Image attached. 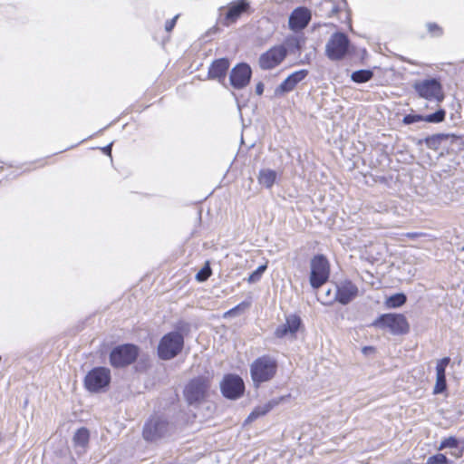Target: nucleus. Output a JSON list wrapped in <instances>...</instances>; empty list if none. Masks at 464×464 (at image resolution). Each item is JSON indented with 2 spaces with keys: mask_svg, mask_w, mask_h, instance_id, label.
I'll list each match as a JSON object with an SVG mask.
<instances>
[{
  "mask_svg": "<svg viewBox=\"0 0 464 464\" xmlns=\"http://www.w3.org/2000/svg\"><path fill=\"white\" fill-rule=\"evenodd\" d=\"M211 388L209 376H198L191 379L183 390V395L187 403L198 407L207 401Z\"/></svg>",
  "mask_w": 464,
  "mask_h": 464,
  "instance_id": "nucleus-1",
  "label": "nucleus"
},
{
  "mask_svg": "<svg viewBox=\"0 0 464 464\" xmlns=\"http://www.w3.org/2000/svg\"><path fill=\"white\" fill-rule=\"evenodd\" d=\"M276 372L277 362L270 355H262L250 364V375L255 387L271 381Z\"/></svg>",
  "mask_w": 464,
  "mask_h": 464,
  "instance_id": "nucleus-2",
  "label": "nucleus"
},
{
  "mask_svg": "<svg viewBox=\"0 0 464 464\" xmlns=\"http://www.w3.org/2000/svg\"><path fill=\"white\" fill-rule=\"evenodd\" d=\"M183 345L182 334L179 332H170L160 339L158 345V355L161 360H170L181 352Z\"/></svg>",
  "mask_w": 464,
  "mask_h": 464,
  "instance_id": "nucleus-3",
  "label": "nucleus"
},
{
  "mask_svg": "<svg viewBox=\"0 0 464 464\" xmlns=\"http://www.w3.org/2000/svg\"><path fill=\"white\" fill-rule=\"evenodd\" d=\"M372 325L380 329H389L392 334H404L409 331V324L405 316L400 314H382Z\"/></svg>",
  "mask_w": 464,
  "mask_h": 464,
  "instance_id": "nucleus-4",
  "label": "nucleus"
},
{
  "mask_svg": "<svg viewBox=\"0 0 464 464\" xmlns=\"http://www.w3.org/2000/svg\"><path fill=\"white\" fill-rule=\"evenodd\" d=\"M170 425L167 420L160 416L151 417L146 421L142 430L146 441H157L169 434Z\"/></svg>",
  "mask_w": 464,
  "mask_h": 464,
  "instance_id": "nucleus-5",
  "label": "nucleus"
},
{
  "mask_svg": "<svg viewBox=\"0 0 464 464\" xmlns=\"http://www.w3.org/2000/svg\"><path fill=\"white\" fill-rule=\"evenodd\" d=\"M310 266V284L313 288L317 289L329 278V262L324 255H316L311 259Z\"/></svg>",
  "mask_w": 464,
  "mask_h": 464,
  "instance_id": "nucleus-6",
  "label": "nucleus"
},
{
  "mask_svg": "<svg viewBox=\"0 0 464 464\" xmlns=\"http://www.w3.org/2000/svg\"><path fill=\"white\" fill-rule=\"evenodd\" d=\"M138 355V346L130 343L119 345L111 352L110 362L115 368L125 367L134 362Z\"/></svg>",
  "mask_w": 464,
  "mask_h": 464,
  "instance_id": "nucleus-7",
  "label": "nucleus"
},
{
  "mask_svg": "<svg viewBox=\"0 0 464 464\" xmlns=\"http://www.w3.org/2000/svg\"><path fill=\"white\" fill-rule=\"evenodd\" d=\"M111 371L106 367H95L84 378V387L91 392H100L109 386Z\"/></svg>",
  "mask_w": 464,
  "mask_h": 464,
  "instance_id": "nucleus-8",
  "label": "nucleus"
},
{
  "mask_svg": "<svg viewBox=\"0 0 464 464\" xmlns=\"http://www.w3.org/2000/svg\"><path fill=\"white\" fill-rule=\"evenodd\" d=\"M413 89L418 95L429 101H436L438 103L444 100L441 84L436 79H426L416 82Z\"/></svg>",
  "mask_w": 464,
  "mask_h": 464,
  "instance_id": "nucleus-9",
  "label": "nucleus"
},
{
  "mask_svg": "<svg viewBox=\"0 0 464 464\" xmlns=\"http://www.w3.org/2000/svg\"><path fill=\"white\" fill-rule=\"evenodd\" d=\"M350 41L343 33L334 34L325 45L327 57L332 61L342 60L347 53Z\"/></svg>",
  "mask_w": 464,
  "mask_h": 464,
  "instance_id": "nucleus-10",
  "label": "nucleus"
},
{
  "mask_svg": "<svg viewBox=\"0 0 464 464\" xmlns=\"http://www.w3.org/2000/svg\"><path fill=\"white\" fill-rule=\"evenodd\" d=\"M358 295V287L349 280L341 282L334 285L333 298H327L325 303L332 304L338 302L343 305L352 302Z\"/></svg>",
  "mask_w": 464,
  "mask_h": 464,
  "instance_id": "nucleus-11",
  "label": "nucleus"
},
{
  "mask_svg": "<svg viewBox=\"0 0 464 464\" xmlns=\"http://www.w3.org/2000/svg\"><path fill=\"white\" fill-rule=\"evenodd\" d=\"M220 390L225 398L237 400L243 395L245 383L240 376L227 374L220 382Z\"/></svg>",
  "mask_w": 464,
  "mask_h": 464,
  "instance_id": "nucleus-12",
  "label": "nucleus"
},
{
  "mask_svg": "<svg viewBox=\"0 0 464 464\" xmlns=\"http://www.w3.org/2000/svg\"><path fill=\"white\" fill-rule=\"evenodd\" d=\"M286 55V47L284 45H276L260 55L258 64L263 70H271L279 65Z\"/></svg>",
  "mask_w": 464,
  "mask_h": 464,
  "instance_id": "nucleus-13",
  "label": "nucleus"
},
{
  "mask_svg": "<svg viewBox=\"0 0 464 464\" xmlns=\"http://www.w3.org/2000/svg\"><path fill=\"white\" fill-rule=\"evenodd\" d=\"M252 71L247 63H242L236 65L230 72L229 82L233 88L240 90L250 82Z\"/></svg>",
  "mask_w": 464,
  "mask_h": 464,
  "instance_id": "nucleus-14",
  "label": "nucleus"
},
{
  "mask_svg": "<svg viewBox=\"0 0 464 464\" xmlns=\"http://www.w3.org/2000/svg\"><path fill=\"white\" fill-rule=\"evenodd\" d=\"M311 18L312 14L308 8L297 7L289 15V28L295 32L301 31L308 25Z\"/></svg>",
  "mask_w": 464,
  "mask_h": 464,
  "instance_id": "nucleus-15",
  "label": "nucleus"
},
{
  "mask_svg": "<svg viewBox=\"0 0 464 464\" xmlns=\"http://www.w3.org/2000/svg\"><path fill=\"white\" fill-rule=\"evenodd\" d=\"M302 324L301 318L298 315L291 314L286 317L285 323L280 324L275 331V336L277 338L290 337L295 338V334Z\"/></svg>",
  "mask_w": 464,
  "mask_h": 464,
  "instance_id": "nucleus-16",
  "label": "nucleus"
},
{
  "mask_svg": "<svg viewBox=\"0 0 464 464\" xmlns=\"http://www.w3.org/2000/svg\"><path fill=\"white\" fill-rule=\"evenodd\" d=\"M307 75L308 71L304 69L294 72L276 88L275 95L281 96L292 92Z\"/></svg>",
  "mask_w": 464,
  "mask_h": 464,
  "instance_id": "nucleus-17",
  "label": "nucleus"
},
{
  "mask_svg": "<svg viewBox=\"0 0 464 464\" xmlns=\"http://www.w3.org/2000/svg\"><path fill=\"white\" fill-rule=\"evenodd\" d=\"M446 117V111L439 109L434 113L423 116L420 114H407L403 117L402 122L406 125L412 124L419 121H427L430 123H440L444 121Z\"/></svg>",
  "mask_w": 464,
  "mask_h": 464,
  "instance_id": "nucleus-18",
  "label": "nucleus"
},
{
  "mask_svg": "<svg viewBox=\"0 0 464 464\" xmlns=\"http://www.w3.org/2000/svg\"><path fill=\"white\" fill-rule=\"evenodd\" d=\"M230 62L227 58H220L212 62L208 68V79L223 82L226 79Z\"/></svg>",
  "mask_w": 464,
  "mask_h": 464,
  "instance_id": "nucleus-19",
  "label": "nucleus"
},
{
  "mask_svg": "<svg viewBox=\"0 0 464 464\" xmlns=\"http://www.w3.org/2000/svg\"><path fill=\"white\" fill-rule=\"evenodd\" d=\"M250 8L247 0H238L229 4L227 11L225 15L226 25L235 23L242 14L246 13Z\"/></svg>",
  "mask_w": 464,
  "mask_h": 464,
  "instance_id": "nucleus-20",
  "label": "nucleus"
},
{
  "mask_svg": "<svg viewBox=\"0 0 464 464\" xmlns=\"http://www.w3.org/2000/svg\"><path fill=\"white\" fill-rule=\"evenodd\" d=\"M450 362V357L440 359L436 365V382L433 389L434 394H440L446 391V367Z\"/></svg>",
  "mask_w": 464,
  "mask_h": 464,
  "instance_id": "nucleus-21",
  "label": "nucleus"
},
{
  "mask_svg": "<svg viewBox=\"0 0 464 464\" xmlns=\"http://www.w3.org/2000/svg\"><path fill=\"white\" fill-rule=\"evenodd\" d=\"M90 441V431L87 428L78 429L72 437V446L77 454L85 453Z\"/></svg>",
  "mask_w": 464,
  "mask_h": 464,
  "instance_id": "nucleus-22",
  "label": "nucleus"
},
{
  "mask_svg": "<svg viewBox=\"0 0 464 464\" xmlns=\"http://www.w3.org/2000/svg\"><path fill=\"white\" fill-rule=\"evenodd\" d=\"M278 404V401L272 400L263 405H259L256 407L252 412L248 415L246 420V422H252L257 418L266 415L275 406Z\"/></svg>",
  "mask_w": 464,
  "mask_h": 464,
  "instance_id": "nucleus-23",
  "label": "nucleus"
},
{
  "mask_svg": "<svg viewBox=\"0 0 464 464\" xmlns=\"http://www.w3.org/2000/svg\"><path fill=\"white\" fill-rule=\"evenodd\" d=\"M257 179L259 184L266 188H271L276 179V172L269 169H261Z\"/></svg>",
  "mask_w": 464,
  "mask_h": 464,
  "instance_id": "nucleus-24",
  "label": "nucleus"
},
{
  "mask_svg": "<svg viewBox=\"0 0 464 464\" xmlns=\"http://www.w3.org/2000/svg\"><path fill=\"white\" fill-rule=\"evenodd\" d=\"M450 137H455L454 135L445 134V133H438L431 136H429L425 139L426 146L433 150H438L441 142L447 140Z\"/></svg>",
  "mask_w": 464,
  "mask_h": 464,
  "instance_id": "nucleus-25",
  "label": "nucleus"
},
{
  "mask_svg": "<svg viewBox=\"0 0 464 464\" xmlns=\"http://www.w3.org/2000/svg\"><path fill=\"white\" fill-rule=\"evenodd\" d=\"M373 77V72L371 70H358L352 73L351 79L354 82L362 83L370 81Z\"/></svg>",
  "mask_w": 464,
  "mask_h": 464,
  "instance_id": "nucleus-26",
  "label": "nucleus"
},
{
  "mask_svg": "<svg viewBox=\"0 0 464 464\" xmlns=\"http://www.w3.org/2000/svg\"><path fill=\"white\" fill-rule=\"evenodd\" d=\"M406 295L404 294H395L390 296L386 302L390 308L400 307L406 303Z\"/></svg>",
  "mask_w": 464,
  "mask_h": 464,
  "instance_id": "nucleus-27",
  "label": "nucleus"
},
{
  "mask_svg": "<svg viewBox=\"0 0 464 464\" xmlns=\"http://www.w3.org/2000/svg\"><path fill=\"white\" fill-rule=\"evenodd\" d=\"M286 45L292 53H300L302 49V40L297 36L288 38L286 40Z\"/></svg>",
  "mask_w": 464,
  "mask_h": 464,
  "instance_id": "nucleus-28",
  "label": "nucleus"
},
{
  "mask_svg": "<svg viewBox=\"0 0 464 464\" xmlns=\"http://www.w3.org/2000/svg\"><path fill=\"white\" fill-rule=\"evenodd\" d=\"M211 273L212 271L209 266V262L207 261L204 266L197 273L196 279L198 282H204L211 276Z\"/></svg>",
  "mask_w": 464,
  "mask_h": 464,
  "instance_id": "nucleus-29",
  "label": "nucleus"
},
{
  "mask_svg": "<svg viewBox=\"0 0 464 464\" xmlns=\"http://www.w3.org/2000/svg\"><path fill=\"white\" fill-rule=\"evenodd\" d=\"M266 266L262 265L259 266L254 272L250 274V276L247 278L248 283H256L260 280L263 273L266 271Z\"/></svg>",
  "mask_w": 464,
  "mask_h": 464,
  "instance_id": "nucleus-30",
  "label": "nucleus"
},
{
  "mask_svg": "<svg viewBox=\"0 0 464 464\" xmlns=\"http://www.w3.org/2000/svg\"><path fill=\"white\" fill-rule=\"evenodd\" d=\"M248 306V304L246 303V302H242L240 303L239 304H237V306L233 307L232 309L227 311L225 314H224V318H227V317H234V316H237L239 314V312L240 311H243L245 308H246Z\"/></svg>",
  "mask_w": 464,
  "mask_h": 464,
  "instance_id": "nucleus-31",
  "label": "nucleus"
},
{
  "mask_svg": "<svg viewBox=\"0 0 464 464\" xmlns=\"http://www.w3.org/2000/svg\"><path fill=\"white\" fill-rule=\"evenodd\" d=\"M427 464H449V459L444 454L438 453L429 457Z\"/></svg>",
  "mask_w": 464,
  "mask_h": 464,
  "instance_id": "nucleus-32",
  "label": "nucleus"
},
{
  "mask_svg": "<svg viewBox=\"0 0 464 464\" xmlns=\"http://www.w3.org/2000/svg\"><path fill=\"white\" fill-rule=\"evenodd\" d=\"M458 444H459L458 440L455 437L451 436V437H449L447 439H444L440 442V444L439 446V450H444L446 448H451V449L457 448Z\"/></svg>",
  "mask_w": 464,
  "mask_h": 464,
  "instance_id": "nucleus-33",
  "label": "nucleus"
},
{
  "mask_svg": "<svg viewBox=\"0 0 464 464\" xmlns=\"http://www.w3.org/2000/svg\"><path fill=\"white\" fill-rule=\"evenodd\" d=\"M426 26H427L428 32L432 36L439 37V36H441L443 34L442 28L435 23H428Z\"/></svg>",
  "mask_w": 464,
  "mask_h": 464,
  "instance_id": "nucleus-34",
  "label": "nucleus"
},
{
  "mask_svg": "<svg viewBox=\"0 0 464 464\" xmlns=\"http://www.w3.org/2000/svg\"><path fill=\"white\" fill-rule=\"evenodd\" d=\"M178 17H179V15H176L171 20H169V21L166 22L165 29H166L167 32H170L174 28Z\"/></svg>",
  "mask_w": 464,
  "mask_h": 464,
  "instance_id": "nucleus-35",
  "label": "nucleus"
},
{
  "mask_svg": "<svg viewBox=\"0 0 464 464\" xmlns=\"http://www.w3.org/2000/svg\"><path fill=\"white\" fill-rule=\"evenodd\" d=\"M423 236H425V234L422 232H409L405 234V237L411 239H415Z\"/></svg>",
  "mask_w": 464,
  "mask_h": 464,
  "instance_id": "nucleus-36",
  "label": "nucleus"
},
{
  "mask_svg": "<svg viewBox=\"0 0 464 464\" xmlns=\"http://www.w3.org/2000/svg\"><path fill=\"white\" fill-rule=\"evenodd\" d=\"M333 293H334V289H328V290L325 291L324 296L323 297V301H322V303L324 304H327L325 303L327 298H333Z\"/></svg>",
  "mask_w": 464,
  "mask_h": 464,
  "instance_id": "nucleus-37",
  "label": "nucleus"
},
{
  "mask_svg": "<svg viewBox=\"0 0 464 464\" xmlns=\"http://www.w3.org/2000/svg\"><path fill=\"white\" fill-rule=\"evenodd\" d=\"M264 92V84L263 82H259L256 86V93L257 95H262Z\"/></svg>",
  "mask_w": 464,
  "mask_h": 464,
  "instance_id": "nucleus-38",
  "label": "nucleus"
},
{
  "mask_svg": "<svg viewBox=\"0 0 464 464\" xmlns=\"http://www.w3.org/2000/svg\"><path fill=\"white\" fill-rule=\"evenodd\" d=\"M103 151H104L105 153L111 154V144H110V145H108V146L104 147V148H103Z\"/></svg>",
  "mask_w": 464,
  "mask_h": 464,
  "instance_id": "nucleus-39",
  "label": "nucleus"
},
{
  "mask_svg": "<svg viewBox=\"0 0 464 464\" xmlns=\"http://www.w3.org/2000/svg\"><path fill=\"white\" fill-rule=\"evenodd\" d=\"M372 350H373L372 347H363L362 352L364 353H369V351H372Z\"/></svg>",
  "mask_w": 464,
  "mask_h": 464,
  "instance_id": "nucleus-40",
  "label": "nucleus"
},
{
  "mask_svg": "<svg viewBox=\"0 0 464 464\" xmlns=\"http://www.w3.org/2000/svg\"><path fill=\"white\" fill-rule=\"evenodd\" d=\"M3 440L2 434L0 433V441Z\"/></svg>",
  "mask_w": 464,
  "mask_h": 464,
  "instance_id": "nucleus-41",
  "label": "nucleus"
}]
</instances>
